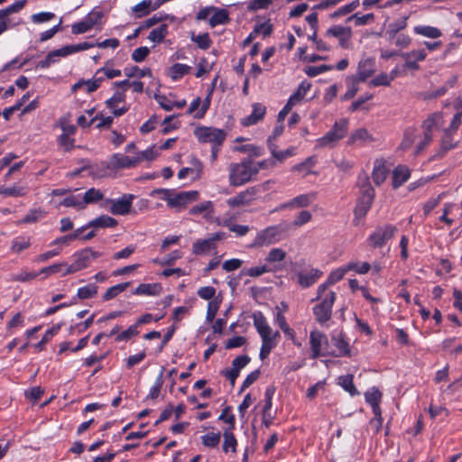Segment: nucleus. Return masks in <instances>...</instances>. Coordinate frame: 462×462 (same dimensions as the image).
Masks as SVG:
<instances>
[{
    "mask_svg": "<svg viewBox=\"0 0 462 462\" xmlns=\"http://www.w3.org/2000/svg\"><path fill=\"white\" fill-rule=\"evenodd\" d=\"M330 340L336 349L328 351V356L335 357L351 356L349 344L346 341L342 332L333 331L330 335Z\"/></svg>",
    "mask_w": 462,
    "mask_h": 462,
    "instance_id": "nucleus-12",
    "label": "nucleus"
},
{
    "mask_svg": "<svg viewBox=\"0 0 462 462\" xmlns=\"http://www.w3.org/2000/svg\"><path fill=\"white\" fill-rule=\"evenodd\" d=\"M252 107V113L241 120V124L244 126L255 125L259 121L263 120L265 116L266 107L260 103H254L253 104Z\"/></svg>",
    "mask_w": 462,
    "mask_h": 462,
    "instance_id": "nucleus-21",
    "label": "nucleus"
},
{
    "mask_svg": "<svg viewBox=\"0 0 462 462\" xmlns=\"http://www.w3.org/2000/svg\"><path fill=\"white\" fill-rule=\"evenodd\" d=\"M310 357L316 359L319 356H328L327 336L318 329L311 330L310 333Z\"/></svg>",
    "mask_w": 462,
    "mask_h": 462,
    "instance_id": "nucleus-9",
    "label": "nucleus"
},
{
    "mask_svg": "<svg viewBox=\"0 0 462 462\" xmlns=\"http://www.w3.org/2000/svg\"><path fill=\"white\" fill-rule=\"evenodd\" d=\"M191 68L186 64L176 63L171 67V77L173 80L182 78L190 71Z\"/></svg>",
    "mask_w": 462,
    "mask_h": 462,
    "instance_id": "nucleus-52",
    "label": "nucleus"
},
{
    "mask_svg": "<svg viewBox=\"0 0 462 462\" xmlns=\"http://www.w3.org/2000/svg\"><path fill=\"white\" fill-rule=\"evenodd\" d=\"M413 32L430 39H438L442 36V32L439 28L430 25H417L413 28Z\"/></svg>",
    "mask_w": 462,
    "mask_h": 462,
    "instance_id": "nucleus-33",
    "label": "nucleus"
},
{
    "mask_svg": "<svg viewBox=\"0 0 462 462\" xmlns=\"http://www.w3.org/2000/svg\"><path fill=\"white\" fill-rule=\"evenodd\" d=\"M117 220L107 215H102L95 219H92L87 224L88 227L94 228H106L115 227L117 226Z\"/></svg>",
    "mask_w": 462,
    "mask_h": 462,
    "instance_id": "nucleus-32",
    "label": "nucleus"
},
{
    "mask_svg": "<svg viewBox=\"0 0 462 462\" xmlns=\"http://www.w3.org/2000/svg\"><path fill=\"white\" fill-rule=\"evenodd\" d=\"M168 34V25L165 23L161 24L159 27L152 29L147 39L152 42L160 43Z\"/></svg>",
    "mask_w": 462,
    "mask_h": 462,
    "instance_id": "nucleus-41",
    "label": "nucleus"
},
{
    "mask_svg": "<svg viewBox=\"0 0 462 462\" xmlns=\"http://www.w3.org/2000/svg\"><path fill=\"white\" fill-rule=\"evenodd\" d=\"M348 272L347 264L330 273L326 282L318 287V298H321L325 292H328V286H331L341 281Z\"/></svg>",
    "mask_w": 462,
    "mask_h": 462,
    "instance_id": "nucleus-19",
    "label": "nucleus"
},
{
    "mask_svg": "<svg viewBox=\"0 0 462 462\" xmlns=\"http://www.w3.org/2000/svg\"><path fill=\"white\" fill-rule=\"evenodd\" d=\"M325 36L337 39L342 48H347L352 37V29L349 26L333 25L326 31Z\"/></svg>",
    "mask_w": 462,
    "mask_h": 462,
    "instance_id": "nucleus-13",
    "label": "nucleus"
},
{
    "mask_svg": "<svg viewBox=\"0 0 462 462\" xmlns=\"http://www.w3.org/2000/svg\"><path fill=\"white\" fill-rule=\"evenodd\" d=\"M27 193V189L23 186L14 185L12 187L0 186V195L5 197H23Z\"/></svg>",
    "mask_w": 462,
    "mask_h": 462,
    "instance_id": "nucleus-40",
    "label": "nucleus"
},
{
    "mask_svg": "<svg viewBox=\"0 0 462 462\" xmlns=\"http://www.w3.org/2000/svg\"><path fill=\"white\" fill-rule=\"evenodd\" d=\"M374 199H371V197H362L358 199L357 204L355 208V220L360 219L365 217L371 206L374 202Z\"/></svg>",
    "mask_w": 462,
    "mask_h": 462,
    "instance_id": "nucleus-30",
    "label": "nucleus"
},
{
    "mask_svg": "<svg viewBox=\"0 0 462 462\" xmlns=\"http://www.w3.org/2000/svg\"><path fill=\"white\" fill-rule=\"evenodd\" d=\"M353 380V374L340 375L337 378V383L351 396H356L359 395V392L356 388Z\"/></svg>",
    "mask_w": 462,
    "mask_h": 462,
    "instance_id": "nucleus-34",
    "label": "nucleus"
},
{
    "mask_svg": "<svg viewBox=\"0 0 462 462\" xmlns=\"http://www.w3.org/2000/svg\"><path fill=\"white\" fill-rule=\"evenodd\" d=\"M150 53V49L146 46L139 47L132 52V60L135 62L143 61Z\"/></svg>",
    "mask_w": 462,
    "mask_h": 462,
    "instance_id": "nucleus-64",
    "label": "nucleus"
},
{
    "mask_svg": "<svg viewBox=\"0 0 462 462\" xmlns=\"http://www.w3.org/2000/svg\"><path fill=\"white\" fill-rule=\"evenodd\" d=\"M397 228L390 224L384 226H379L375 230L368 236L367 242L369 246L373 248L383 247L390 239L393 237Z\"/></svg>",
    "mask_w": 462,
    "mask_h": 462,
    "instance_id": "nucleus-8",
    "label": "nucleus"
},
{
    "mask_svg": "<svg viewBox=\"0 0 462 462\" xmlns=\"http://www.w3.org/2000/svg\"><path fill=\"white\" fill-rule=\"evenodd\" d=\"M103 198L104 194L101 190L97 189L95 188H91L85 192L84 196L82 197V199L84 206L86 208L87 205L97 203L99 200L103 199Z\"/></svg>",
    "mask_w": 462,
    "mask_h": 462,
    "instance_id": "nucleus-45",
    "label": "nucleus"
},
{
    "mask_svg": "<svg viewBox=\"0 0 462 462\" xmlns=\"http://www.w3.org/2000/svg\"><path fill=\"white\" fill-rule=\"evenodd\" d=\"M102 253L94 251L91 247H87L76 252L72 255L73 263L69 265L67 264L64 272L61 273V276L72 274L88 268L93 260L100 257Z\"/></svg>",
    "mask_w": 462,
    "mask_h": 462,
    "instance_id": "nucleus-3",
    "label": "nucleus"
},
{
    "mask_svg": "<svg viewBox=\"0 0 462 462\" xmlns=\"http://www.w3.org/2000/svg\"><path fill=\"white\" fill-rule=\"evenodd\" d=\"M457 142L453 141V134L444 131V136L441 140L440 150L438 153L439 157H442L448 151L456 148Z\"/></svg>",
    "mask_w": 462,
    "mask_h": 462,
    "instance_id": "nucleus-43",
    "label": "nucleus"
},
{
    "mask_svg": "<svg viewBox=\"0 0 462 462\" xmlns=\"http://www.w3.org/2000/svg\"><path fill=\"white\" fill-rule=\"evenodd\" d=\"M407 26V17H404L401 20H397L393 23H389L386 29V34L388 35L390 40L394 39L398 32Z\"/></svg>",
    "mask_w": 462,
    "mask_h": 462,
    "instance_id": "nucleus-39",
    "label": "nucleus"
},
{
    "mask_svg": "<svg viewBox=\"0 0 462 462\" xmlns=\"http://www.w3.org/2000/svg\"><path fill=\"white\" fill-rule=\"evenodd\" d=\"M373 140V137L365 128H359L351 134L349 143H355L357 142L368 143L372 142Z\"/></svg>",
    "mask_w": 462,
    "mask_h": 462,
    "instance_id": "nucleus-49",
    "label": "nucleus"
},
{
    "mask_svg": "<svg viewBox=\"0 0 462 462\" xmlns=\"http://www.w3.org/2000/svg\"><path fill=\"white\" fill-rule=\"evenodd\" d=\"M282 228L281 226H270L259 231L249 245L250 248L269 246L282 239Z\"/></svg>",
    "mask_w": 462,
    "mask_h": 462,
    "instance_id": "nucleus-5",
    "label": "nucleus"
},
{
    "mask_svg": "<svg viewBox=\"0 0 462 462\" xmlns=\"http://www.w3.org/2000/svg\"><path fill=\"white\" fill-rule=\"evenodd\" d=\"M260 337L262 338L263 345L275 347L279 342L280 333L279 331H273V329L270 328L268 332L266 331L260 334Z\"/></svg>",
    "mask_w": 462,
    "mask_h": 462,
    "instance_id": "nucleus-51",
    "label": "nucleus"
},
{
    "mask_svg": "<svg viewBox=\"0 0 462 462\" xmlns=\"http://www.w3.org/2000/svg\"><path fill=\"white\" fill-rule=\"evenodd\" d=\"M139 334L138 328L135 324L130 326L127 329L124 330L123 332L117 334L116 337V340L117 342L121 341H127L133 337H135Z\"/></svg>",
    "mask_w": 462,
    "mask_h": 462,
    "instance_id": "nucleus-60",
    "label": "nucleus"
},
{
    "mask_svg": "<svg viewBox=\"0 0 462 462\" xmlns=\"http://www.w3.org/2000/svg\"><path fill=\"white\" fill-rule=\"evenodd\" d=\"M255 194L256 189L254 188H249L237 195L229 198L226 200V203L232 208L249 205L254 200Z\"/></svg>",
    "mask_w": 462,
    "mask_h": 462,
    "instance_id": "nucleus-20",
    "label": "nucleus"
},
{
    "mask_svg": "<svg viewBox=\"0 0 462 462\" xmlns=\"http://www.w3.org/2000/svg\"><path fill=\"white\" fill-rule=\"evenodd\" d=\"M102 16V12L96 10L91 11L82 21L72 24L71 32L77 35L90 31L100 22Z\"/></svg>",
    "mask_w": 462,
    "mask_h": 462,
    "instance_id": "nucleus-10",
    "label": "nucleus"
},
{
    "mask_svg": "<svg viewBox=\"0 0 462 462\" xmlns=\"http://www.w3.org/2000/svg\"><path fill=\"white\" fill-rule=\"evenodd\" d=\"M27 0H19L7 6L5 9L0 10V34H2L8 27H13L16 24H20L22 21L20 20L14 24L7 23L6 17L14 13L20 12L25 5Z\"/></svg>",
    "mask_w": 462,
    "mask_h": 462,
    "instance_id": "nucleus-17",
    "label": "nucleus"
},
{
    "mask_svg": "<svg viewBox=\"0 0 462 462\" xmlns=\"http://www.w3.org/2000/svg\"><path fill=\"white\" fill-rule=\"evenodd\" d=\"M212 15L208 19V23L211 28L217 25L226 24L229 23V14L226 9L218 8L215 6V10L212 11Z\"/></svg>",
    "mask_w": 462,
    "mask_h": 462,
    "instance_id": "nucleus-28",
    "label": "nucleus"
},
{
    "mask_svg": "<svg viewBox=\"0 0 462 462\" xmlns=\"http://www.w3.org/2000/svg\"><path fill=\"white\" fill-rule=\"evenodd\" d=\"M162 291L161 283H141L133 291L135 295L157 296Z\"/></svg>",
    "mask_w": 462,
    "mask_h": 462,
    "instance_id": "nucleus-27",
    "label": "nucleus"
},
{
    "mask_svg": "<svg viewBox=\"0 0 462 462\" xmlns=\"http://www.w3.org/2000/svg\"><path fill=\"white\" fill-rule=\"evenodd\" d=\"M322 275V272L319 269L311 268L307 273H299L298 283L302 288H309L313 285Z\"/></svg>",
    "mask_w": 462,
    "mask_h": 462,
    "instance_id": "nucleus-24",
    "label": "nucleus"
},
{
    "mask_svg": "<svg viewBox=\"0 0 462 462\" xmlns=\"http://www.w3.org/2000/svg\"><path fill=\"white\" fill-rule=\"evenodd\" d=\"M358 185L360 188V196L371 197V199H374L375 191L369 181L368 176L365 175L363 178L359 177Z\"/></svg>",
    "mask_w": 462,
    "mask_h": 462,
    "instance_id": "nucleus-44",
    "label": "nucleus"
},
{
    "mask_svg": "<svg viewBox=\"0 0 462 462\" xmlns=\"http://www.w3.org/2000/svg\"><path fill=\"white\" fill-rule=\"evenodd\" d=\"M254 326L256 328L258 334L268 332L271 327L261 311H255L253 313Z\"/></svg>",
    "mask_w": 462,
    "mask_h": 462,
    "instance_id": "nucleus-42",
    "label": "nucleus"
},
{
    "mask_svg": "<svg viewBox=\"0 0 462 462\" xmlns=\"http://www.w3.org/2000/svg\"><path fill=\"white\" fill-rule=\"evenodd\" d=\"M194 135L199 143L222 146L226 134L224 130L212 126H199L194 130Z\"/></svg>",
    "mask_w": 462,
    "mask_h": 462,
    "instance_id": "nucleus-6",
    "label": "nucleus"
},
{
    "mask_svg": "<svg viewBox=\"0 0 462 462\" xmlns=\"http://www.w3.org/2000/svg\"><path fill=\"white\" fill-rule=\"evenodd\" d=\"M204 213V217L210 218L213 213V203L211 201H204L192 207L189 209L190 215H199Z\"/></svg>",
    "mask_w": 462,
    "mask_h": 462,
    "instance_id": "nucleus-35",
    "label": "nucleus"
},
{
    "mask_svg": "<svg viewBox=\"0 0 462 462\" xmlns=\"http://www.w3.org/2000/svg\"><path fill=\"white\" fill-rule=\"evenodd\" d=\"M97 286L95 283H89L86 286L80 287L77 291V298L80 300H88L95 297L97 294Z\"/></svg>",
    "mask_w": 462,
    "mask_h": 462,
    "instance_id": "nucleus-48",
    "label": "nucleus"
},
{
    "mask_svg": "<svg viewBox=\"0 0 462 462\" xmlns=\"http://www.w3.org/2000/svg\"><path fill=\"white\" fill-rule=\"evenodd\" d=\"M286 257V252L282 248H273L268 253L265 260L268 263L282 262Z\"/></svg>",
    "mask_w": 462,
    "mask_h": 462,
    "instance_id": "nucleus-57",
    "label": "nucleus"
},
{
    "mask_svg": "<svg viewBox=\"0 0 462 462\" xmlns=\"http://www.w3.org/2000/svg\"><path fill=\"white\" fill-rule=\"evenodd\" d=\"M388 170L383 160H376L372 171V179L376 185H381L387 178Z\"/></svg>",
    "mask_w": 462,
    "mask_h": 462,
    "instance_id": "nucleus-29",
    "label": "nucleus"
},
{
    "mask_svg": "<svg viewBox=\"0 0 462 462\" xmlns=\"http://www.w3.org/2000/svg\"><path fill=\"white\" fill-rule=\"evenodd\" d=\"M365 399L367 403L372 407L373 413L374 416L380 415L381 408L379 403L382 399V393L376 387H372L365 393Z\"/></svg>",
    "mask_w": 462,
    "mask_h": 462,
    "instance_id": "nucleus-25",
    "label": "nucleus"
},
{
    "mask_svg": "<svg viewBox=\"0 0 462 462\" xmlns=\"http://www.w3.org/2000/svg\"><path fill=\"white\" fill-rule=\"evenodd\" d=\"M134 196L132 194H124L117 199H106V203L110 204L109 211L113 215L125 216L130 213L132 203Z\"/></svg>",
    "mask_w": 462,
    "mask_h": 462,
    "instance_id": "nucleus-11",
    "label": "nucleus"
},
{
    "mask_svg": "<svg viewBox=\"0 0 462 462\" xmlns=\"http://www.w3.org/2000/svg\"><path fill=\"white\" fill-rule=\"evenodd\" d=\"M232 430H233L226 429L223 433L224 442L222 448L223 451L226 453L229 450L232 452L236 451L237 441Z\"/></svg>",
    "mask_w": 462,
    "mask_h": 462,
    "instance_id": "nucleus-38",
    "label": "nucleus"
},
{
    "mask_svg": "<svg viewBox=\"0 0 462 462\" xmlns=\"http://www.w3.org/2000/svg\"><path fill=\"white\" fill-rule=\"evenodd\" d=\"M66 56H68V49H64V47H62L49 52L45 57V60L48 61L49 66H51L58 60V58Z\"/></svg>",
    "mask_w": 462,
    "mask_h": 462,
    "instance_id": "nucleus-63",
    "label": "nucleus"
},
{
    "mask_svg": "<svg viewBox=\"0 0 462 462\" xmlns=\"http://www.w3.org/2000/svg\"><path fill=\"white\" fill-rule=\"evenodd\" d=\"M222 233H216L207 239H199L192 245V253L200 255L208 253L216 247V242L223 238Z\"/></svg>",
    "mask_w": 462,
    "mask_h": 462,
    "instance_id": "nucleus-16",
    "label": "nucleus"
},
{
    "mask_svg": "<svg viewBox=\"0 0 462 462\" xmlns=\"http://www.w3.org/2000/svg\"><path fill=\"white\" fill-rule=\"evenodd\" d=\"M66 266H67L66 263H54L50 266L42 268L38 272V273H39V275L44 274L45 276H48V275L54 274V273H60V272L63 273Z\"/></svg>",
    "mask_w": 462,
    "mask_h": 462,
    "instance_id": "nucleus-62",
    "label": "nucleus"
},
{
    "mask_svg": "<svg viewBox=\"0 0 462 462\" xmlns=\"http://www.w3.org/2000/svg\"><path fill=\"white\" fill-rule=\"evenodd\" d=\"M130 285V282H123L116 285H114L106 290V291L103 294L102 299L104 301L110 300L116 298L119 293L125 291L126 288Z\"/></svg>",
    "mask_w": 462,
    "mask_h": 462,
    "instance_id": "nucleus-46",
    "label": "nucleus"
},
{
    "mask_svg": "<svg viewBox=\"0 0 462 462\" xmlns=\"http://www.w3.org/2000/svg\"><path fill=\"white\" fill-rule=\"evenodd\" d=\"M400 56L405 60L403 69L409 70H418L420 69L418 62L423 61L427 57V53L425 50L420 49L412 50L409 52H402Z\"/></svg>",
    "mask_w": 462,
    "mask_h": 462,
    "instance_id": "nucleus-15",
    "label": "nucleus"
},
{
    "mask_svg": "<svg viewBox=\"0 0 462 462\" xmlns=\"http://www.w3.org/2000/svg\"><path fill=\"white\" fill-rule=\"evenodd\" d=\"M257 175L254 162L246 158L240 162H233L228 166L229 184L234 187L245 185Z\"/></svg>",
    "mask_w": 462,
    "mask_h": 462,
    "instance_id": "nucleus-1",
    "label": "nucleus"
},
{
    "mask_svg": "<svg viewBox=\"0 0 462 462\" xmlns=\"http://www.w3.org/2000/svg\"><path fill=\"white\" fill-rule=\"evenodd\" d=\"M374 20L373 14H366L364 15H359V14H355L347 18V22L354 21L356 26H363L369 23Z\"/></svg>",
    "mask_w": 462,
    "mask_h": 462,
    "instance_id": "nucleus-61",
    "label": "nucleus"
},
{
    "mask_svg": "<svg viewBox=\"0 0 462 462\" xmlns=\"http://www.w3.org/2000/svg\"><path fill=\"white\" fill-rule=\"evenodd\" d=\"M203 166L199 160L193 157L191 159V166L182 168L178 172V178L183 180L188 176H190L192 180L198 179L202 173Z\"/></svg>",
    "mask_w": 462,
    "mask_h": 462,
    "instance_id": "nucleus-22",
    "label": "nucleus"
},
{
    "mask_svg": "<svg viewBox=\"0 0 462 462\" xmlns=\"http://www.w3.org/2000/svg\"><path fill=\"white\" fill-rule=\"evenodd\" d=\"M359 0H354L351 3L338 8L337 11L330 14L329 17L331 19H337L340 16L346 15L353 12L355 9H356L359 6Z\"/></svg>",
    "mask_w": 462,
    "mask_h": 462,
    "instance_id": "nucleus-50",
    "label": "nucleus"
},
{
    "mask_svg": "<svg viewBox=\"0 0 462 462\" xmlns=\"http://www.w3.org/2000/svg\"><path fill=\"white\" fill-rule=\"evenodd\" d=\"M191 41L197 43V45L202 50H208L212 44V41L210 40L208 32L192 35Z\"/></svg>",
    "mask_w": 462,
    "mask_h": 462,
    "instance_id": "nucleus-56",
    "label": "nucleus"
},
{
    "mask_svg": "<svg viewBox=\"0 0 462 462\" xmlns=\"http://www.w3.org/2000/svg\"><path fill=\"white\" fill-rule=\"evenodd\" d=\"M441 125L442 114L433 113L422 122L421 127L423 129V132L432 134L433 130L440 127Z\"/></svg>",
    "mask_w": 462,
    "mask_h": 462,
    "instance_id": "nucleus-31",
    "label": "nucleus"
},
{
    "mask_svg": "<svg viewBox=\"0 0 462 462\" xmlns=\"http://www.w3.org/2000/svg\"><path fill=\"white\" fill-rule=\"evenodd\" d=\"M315 300H320V302L313 308L315 319L318 323L324 324L331 319L336 293L333 291H328L321 298L317 297Z\"/></svg>",
    "mask_w": 462,
    "mask_h": 462,
    "instance_id": "nucleus-4",
    "label": "nucleus"
},
{
    "mask_svg": "<svg viewBox=\"0 0 462 462\" xmlns=\"http://www.w3.org/2000/svg\"><path fill=\"white\" fill-rule=\"evenodd\" d=\"M348 132V120L340 118L337 120L332 128L320 138L316 140V148H333L337 143L345 138Z\"/></svg>",
    "mask_w": 462,
    "mask_h": 462,
    "instance_id": "nucleus-2",
    "label": "nucleus"
},
{
    "mask_svg": "<svg viewBox=\"0 0 462 462\" xmlns=\"http://www.w3.org/2000/svg\"><path fill=\"white\" fill-rule=\"evenodd\" d=\"M31 245V240L27 236H17L15 237L11 244V250L15 254H19Z\"/></svg>",
    "mask_w": 462,
    "mask_h": 462,
    "instance_id": "nucleus-47",
    "label": "nucleus"
},
{
    "mask_svg": "<svg viewBox=\"0 0 462 462\" xmlns=\"http://www.w3.org/2000/svg\"><path fill=\"white\" fill-rule=\"evenodd\" d=\"M411 176L410 170L405 165H398L393 171V188L394 189L405 183Z\"/></svg>",
    "mask_w": 462,
    "mask_h": 462,
    "instance_id": "nucleus-26",
    "label": "nucleus"
},
{
    "mask_svg": "<svg viewBox=\"0 0 462 462\" xmlns=\"http://www.w3.org/2000/svg\"><path fill=\"white\" fill-rule=\"evenodd\" d=\"M375 61L371 58L362 59L357 67V75L360 81H365L374 72Z\"/></svg>",
    "mask_w": 462,
    "mask_h": 462,
    "instance_id": "nucleus-23",
    "label": "nucleus"
},
{
    "mask_svg": "<svg viewBox=\"0 0 462 462\" xmlns=\"http://www.w3.org/2000/svg\"><path fill=\"white\" fill-rule=\"evenodd\" d=\"M165 2L166 0H143L132 7V12L136 18H141L149 14L152 11L157 10Z\"/></svg>",
    "mask_w": 462,
    "mask_h": 462,
    "instance_id": "nucleus-18",
    "label": "nucleus"
},
{
    "mask_svg": "<svg viewBox=\"0 0 462 462\" xmlns=\"http://www.w3.org/2000/svg\"><path fill=\"white\" fill-rule=\"evenodd\" d=\"M167 206L175 209L177 212L184 210L189 204L198 200L199 192L197 190L177 191L172 190Z\"/></svg>",
    "mask_w": 462,
    "mask_h": 462,
    "instance_id": "nucleus-7",
    "label": "nucleus"
},
{
    "mask_svg": "<svg viewBox=\"0 0 462 462\" xmlns=\"http://www.w3.org/2000/svg\"><path fill=\"white\" fill-rule=\"evenodd\" d=\"M114 164L119 168H131L139 163V159L129 157L122 154H115L113 157Z\"/></svg>",
    "mask_w": 462,
    "mask_h": 462,
    "instance_id": "nucleus-37",
    "label": "nucleus"
},
{
    "mask_svg": "<svg viewBox=\"0 0 462 462\" xmlns=\"http://www.w3.org/2000/svg\"><path fill=\"white\" fill-rule=\"evenodd\" d=\"M124 74L127 78L142 79L144 77H152V70L149 68L140 69L137 66H131L124 69Z\"/></svg>",
    "mask_w": 462,
    "mask_h": 462,
    "instance_id": "nucleus-36",
    "label": "nucleus"
},
{
    "mask_svg": "<svg viewBox=\"0 0 462 462\" xmlns=\"http://www.w3.org/2000/svg\"><path fill=\"white\" fill-rule=\"evenodd\" d=\"M60 205L68 207V208H75L79 210L85 209V206L83 203L82 198L79 196L71 195L67 198H65Z\"/></svg>",
    "mask_w": 462,
    "mask_h": 462,
    "instance_id": "nucleus-53",
    "label": "nucleus"
},
{
    "mask_svg": "<svg viewBox=\"0 0 462 462\" xmlns=\"http://www.w3.org/2000/svg\"><path fill=\"white\" fill-rule=\"evenodd\" d=\"M416 139V131L413 128H408L405 130L402 141L400 144V148L407 150L411 148Z\"/></svg>",
    "mask_w": 462,
    "mask_h": 462,
    "instance_id": "nucleus-54",
    "label": "nucleus"
},
{
    "mask_svg": "<svg viewBox=\"0 0 462 462\" xmlns=\"http://www.w3.org/2000/svg\"><path fill=\"white\" fill-rule=\"evenodd\" d=\"M162 376H163V368L162 369L159 375L155 379L154 384L151 387L149 394H148V398L152 399V400L158 398L161 389L163 384V377Z\"/></svg>",
    "mask_w": 462,
    "mask_h": 462,
    "instance_id": "nucleus-55",
    "label": "nucleus"
},
{
    "mask_svg": "<svg viewBox=\"0 0 462 462\" xmlns=\"http://www.w3.org/2000/svg\"><path fill=\"white\" fill-rule=\"evenodd\" d=\"M317 198L316 192L300 194L287 202L281 204L275 211L284 210L287 208H300L309 207Z\"/></svg>",
    "mask_w": 462,
    "mask_h": 462,
    "instance_id": "nucleus-14",
    "label": "nucleus"
},
{
    "mask_svg": "<svg viewBox=\"0 0 462 462\" xmlns=\"http://www.w3.org/2000/svg\"><path fill=\"white\" fill-rule=\"evenodd\" d=\"M334 69V66L332 65H319V66H309L304 69V72L309 77H316L323 72L331 70Z\"/></svg>",
    "mask_w": 462,
    "mask_h": 462,
    "instance_id": "nucleus-59",
    "label": "nucleus"
},
{
    "mask_svg": "<svg viewBox=\"0 0 462 462\" xmlns=\"http://www.w3.org/2000/svg\"><path fill=\"white\" fill-rule=\"evenodd\" d=\"M220 439H221V434L219 432H217V433L212 432V433L203 435L201 437V441H202V444L206 447L215 448L219 444Z\"/></svg>",
    "mask_w": 462,
    "mask_h": 462,
    "instance_id": "nucleus-58",
    "label": "nucleus"
}]
</instances>
